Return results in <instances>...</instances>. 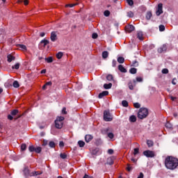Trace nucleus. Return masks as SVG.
Listing matches in <instances>:
<instances>
[{"mask_svg":"<svg viewBox=\"0 0 178 178\" xmlns=\"http://www.w3.org/2000/svg\"><path fill=\"white\" fill-rule=\"evenodd\" d=\"M165 165L170 170H175L178 166V159L173 156H167L165 161Z\"/></svg>","mask_w":178,"mask_h":178,"instance_id":"f257e3e1","label":"nucleus"},{"mask_svg":"<svg viewBox=\"0 0 178 178\" xmlns=\"http://www.w3.org/2000/svg\"><path fill=\"white\" fill-rule=\"evenodd\" d=\"M65 122V117L57 116L54 121L56 129H62L63 127V123Z\"/></svg>","mask_w":178,"mask_h":178,"instance_id":"f03ea898","label":"nucleus"},{"mask_svg":"<svg viewBox=\"0 0 178 178\" xmlns=\"http://www.w3.org/2000/svg\"><path fill=\"white\" fill-rule=\"evenodd\" d=\"M104 120L105 122H112L113 120V117L109 112H104Z\"/></svg>","mask_w":178,"mask_h":178,"instance_id":"7ed1b4c3","label":"nucleus"},{"mask_svg":"<svg viewBox=\"0 0 178 178\" xmlns=\"http://www.w3.org/2000/svg\"><path fill=\"white\" fill-rule=\"evenodd\" d=\"M163 13V4L162 3H160L158 4V7L156 10V16H161Z\"/></svg>","mask_w":178,"mask_h":178,"instance_id":"20e7f679","label":"nucleus"},{"mask_svg":"<svg viewBox=\"0 0 178 178\" xmlns=\"http://www.w3.org/2000/svg\"><path fill=\"white\" fill-rule=\"evenodd\" d=\"M143 155L147 156V158H154V156H155V153L151 150H146L143 152Z\"/></svg>","mask_w":178,"mask_h":178,"instance_id":"39448f33","label":"nucleus"},{"mask_svg":"<svg viewBox=\"0 0 178 178\" xmlns=\"http://www.w3.org/2000/svg\"><path fill=\"white\" fill-rule=\"evenodd\" d=\"M136 79H133V81H129L128 83V87L131 91H133L134 90V87L136 86Z\"/></svg>","mask_w":178,"mask_h":178,"instance_id":"423d86ee","label":"nucleus"},{"mask_svg":"<svg viewBox=\"0 0 178 178\" xmlns=\"http://www.w3.org/2000/svg\"><path fill=\"white\" fill-rule=\"evenodd\" d=\"M50 40L52 42H55L58 40V35L56 34V31H52L50 35Z\"/></svg>","mask_w":178,"mask_h":178,"instance_id":"0eeeda50","label":"nucleus"},{"mask_svg":"<svg viewBox=\"0 0 178 178\" xmlns=\"http://www.w3.org/2000/svg\"><path fill=\"white\" fill-rule=\"evenodd\" d=\"M148 116V112H138V119H145Z\"/></svg>","mask_w":178,"mask_h":178,"instance_id":"6e6552de","label":"nucleus"},{"mask_svg":"<svg viewBox=\"0 0 178 178\" xmlns=\"http://www.w3.org/2000/svg\"><path fill=\"white\" fill-rule=\"evenodd\" d=\"M135 29L136 28L133 25H127L125 26V31H127V33H131L134 31Z\"/></svg>","mask_w":178,"mask_h":178,"instance_id":"1a4fd4ad","label":"nucleus"},{"mask_svg":"<svg viewBox=\"0 0 178 178\" xmlns=\"http://www.w3.org/2000/svg\"><path fill=\"white\" fill-rule=\"evenodd\" d=\"M168 49V46H166V44H163L161 47H160L159 49H158V52L159 54H162L163 52H166Z\"/></svg>","mask_w":178,"mask_h":178,"instance_id":"9d476101","label":"nucleus"},{"mask_svg":"<svg viewBox=\"0 0 178 178\" xmlns=\"http://www.w3.org/2000/svg\"><path fill=\"white\" fill-rule=\"evenodd\" d=\"M106 95H109V92H108L107 90H105L100 92L98 95V97L101 99V98H104V97H106Z\"/></svg>","mask_w":178,"mask_h":178,"instance_id":"9b49d317","label":"nucleus"},{"mask_svg":"<svg viewBox=\"0 0 178 178\" xmlns=\"http://www.w3.org/2000/svg\"><path fill=\"white\" fill-rule=\"evenodd\" d=\"M16 59V57L12 56V54H8L7 56V61L8 62V63H10V62H12L13 60H15Z\"/></svg>","mask_w":178,"mask_h":178,"instance_id":"f8f14e48","label":"nucleus"},{"mask_svg":"<svg viewBox=\"0 0 178 178\" xmlns=\"http://www.w3.org/2000/svg\"><path fill=\"white\" fill-rule=\"evenodd\" d=\"M93 138L94 137L92 136V135L88 134L85 136V140L86 143H90V141H91Z\"/></svg>","mask_w":178,"mask_h":178,"instance_id":"ddd939ff","label":"nucleus"},{"mask_svg":"<svg viewBox=\"0 0 178 178\" xmlns=\"http://www.w3.org/2000/svg\"><path fill=\"white\" fill-rule=\"evenodd\" d=\"M118 70L120 72H121V73H127V70H126V68H124V67H123L122 65H118Z\"/></svg>","mask_w":178,"mask_h":178,"instance_id":"4468645a","label":"nucleus"},{"mask_svg":"<svg viewBox=\"0 0 178 178\" xmlns=\"http://www.w3.org/2000/svg\"><path fill=\"white\" fill-rule=\"evenodd\" d=\"M40 44H43V47L44 48H45V47H47V45L49 44V40L47 39H43L40 41Z\"/></svg>","mask_w":178,"mask_h":178,"instance_id":"2eb2a0df","label":"nucleus"},{"mask_svg":"<svg viewBox=\"0 0 178 178\" xmlns=\"http://www.w3.org/2000/svg\"><path fill=\"white\" fill-rule=\"evenodd\" d=\"M129 122H131V123L137 122V118L135 115H131L129 117Z\"/></svg>","mask_w":178,"mask_h":178,"instance_id":"dca6fc26","label":"nucleus"},{"mask_svg":"<svg viewBox=\"0 0 178 178\" xmlns=\"http://www.w3.org/2000/svg\"><path fill=\"white\" fill-rule=\"evenodd\" d=\"M17 115V113L13 112L11 113V115H8V120H13V116H16Z\"/></svg>","mask_w":178,"mask_h":178,"instance_id":"f3484780","label":"nucleus"},{"mask_svg":"<svg viewBox=\"0 0 178 178\" xmlns=\"http://www.w3.org/2000/svg\"><path fill=\"white\" fill-rule=\"evenodd\" d=\"M104 88H105V90H110V88H112V83H104Z\"/></svg>","mask_w":178,"mask_h":178,"instance_id":"a211bd4d","label":"nucleus"},{"mask_svg":"<svg viewBox=\"0 0 178 178\" xmlns=\"http://www.w3.org/2000/svg\"><path fill=\"white\" fill-rule=\"evenodd\" d=\"M151 17H152V13L151 11H148L146 13V19H147V20H151Z\"/></svg>","mask_w":178,"mask_h":178,"instance_id":"6ab92c4d","label":"nucleus"},{"mask_svg":"<svg viewBox=\"0 0 178 178\" xmlns=\"http://www.w3.org/2000/svg\"><path fill=\"white\" fill-rule=\"evenodd\" d=\"M108 56H109V52H108L107 51H104L102 52L103 59H106V58H108Z\"/></svg>","mask_w":178,"mask_h":178,"instance_id":"aec40b11","label":"nucleus"},{"mask_svg":"<svg viewBox=\"0 0 178 178\" xmlns=\"http://www.w3.org/2000/svg\"><path fill=\"white\" fill-rule=\"evenodd\" d=\"M44 60H46L47 63H52V62H54V58L51 56H50V57L46 58Z\"/></svg>","mask_w":178,"mask_h":178,"instance_id":"412c9836","label":"nucleus"},{"mask_svg":"<svg viewBox=\"0 0 178 178\" xmlns=\"http://www.w3.org/2000/svg\"><path fill=\"white\" fill-rule=\"evenodd\" d=\"M13 86L14 88H19L20 87V85L17 81H15L13 83Z\"/></svg>","mask_w":178,"mask_h":178,"instance_id":"4be33fe9","label":"nucleus"},{"mask_svg":"<svg viewBox=\"0 0 178 178\" xmlns=\"http://www.w3.org/2000/svg\"><path fill=\"white\" fill-rule=\"evenodd\" d=\"M129 73H131V74H136V73H137V70L135 67H132L129 70Z\"/></svg>","mask_w":178,"mask_h":178,"instance_id":"5701e85b","label":"nucleus"},{"mask_svg":"<svg viewBox=\"0 0 178 178\" xmlns=\"http://www.w3.org/2000/svg\"><path fill=\"white\" fill-rule=\"evenodd\" d=\"M78 145L81 148H83V147H84L86 145V143H84V141H83V140H79V141H78Z\"/></svg>","mask_w":178,"mask_h":178,"instance_id":"b1692460","label":"nucleus"},{"mask_svg":"<svg viewBox=\"0 0 178 178\" xmlns=\"http://www.w3.org/2000/svg\"><path fill=\"white\" fill-rule=\"evenodd\" d=\"M24 174L25 176H29L30 175V170L28 168H25L24 170Z\"/></svg>","mask_w":178,"mask_h":178,"instance_id":"393cba45","label":"nucleus"},{"mask_svg":"<svg viewBox=\"0 0 178 178\" xmlns=\"http://www.w3.org/2000/svg\"><path fill=\"white\" fill-rule=\"evenodd\" d=\"M137 38L140 40V41H143V33L142 32H138L137 34Z\"/></svg>","mask_w":178,"mask_h":178,"instance_id":"a878e982","label":"nucleus"},{"mask_svg":"<svg viewBox=\"0 0 178 178\" xmlns=\"http://www.w3.org/2000/svg\"><path fill=\"white\" fill-rule=\"evenodd\" d=\"M20 67V63H17L15 65L12 66V69H15L16 70H19V68Z\"/></svg>","mask_w":178,"mask_h":178,"instance_id":"bb28decb","label":"nucleus"},{"mask_svg":"<svg viewBox=\"0 0 178 178\" xmlns=\"http://www.w3.org/2000/svg\"><path fill=\"white\" fill-rule=\"evenodd\" d=\"M117 60L118 63H124V58L123 57H118Z\"/></svg>","mask_w":178,"mask_h":178,"instance_id":"cd10ccee","label":"nucleus"},{"mask_svg":"<svg viewBox=\"0 0 178 178\" xmlns=\"http://www.w3.org/2000/svg\"><path fill=\"white\" fill-rule=\"evenodd\" d=\"M62 56H63V53L62 51H59L57 54H56V58L57 59H62Z\"/></svg>","mask_w":178,"mask_h":178,"instance_id":"c85d7f7f","label":"nucleus"},{"mask_svg":"<svg viewBox=\"0 0 178 178\" xmlns=\"http://www.w3.org/2000/svg\"><path fill=\"white\" fill-rule=\"evenodd\" d=\"M122 106H124V108H127V106H129V102L126 100H123L122 102Z\"/></svg>","mask_w":178,"mask_h":178,"instance_id":"c756f323","label":"nucleus"},{"mask_svg":"<svg viewBox=\"0 0 178 178\" xmlns=\"http://www.w3.org/2000/svg\"><path fill=\"white\" fill-rule=\"evenodd\" d=\"M106 80H108V81H112V80H113V76L112 74L107 75Z\"/></svg>","mask_w":178,"mask_h":178,"instance_id":"7c9ffc66","label":"nucleus"},{"mask_svg":"<svg viewBox=\"0 0 178 178\" xmlns=\"http://www.w3.org/2000/svg\"><path fill=\"white\" fill-rule=\"evenodd\" d=\"M29 150L30 151V152H35V147L31 145L29 147Z\"/></svg>","mask_w":178,"mask_h":178,"instance_id":"2f4dec72","label":"nucleus"},{"mask_svg":"<svg viewBox=\"0 0 178 178\" xmlns=\"http://www.w3.org/2000/svg\"><path fill=\"white\" fill-rule=\"evenodd\" d=\"M135 80L136 83H143V77H140V76H137Z\"/></svg>","mask_w":178,"mask_h":178,"instance_id":"473e14b6","label":"nucleus"},{"mask_svg":"<svg viewBox=\"0 0 178 178\" xmlns=\"http://www.w3.org/2000/svg\"><path fill=\"white\" fill-rule=\"evenodd\" d=\"M18 47L21 49H23V51H26V49H27V47L24 44H18Z\"/></svg>","mask_w":178,"mask_h":178,"instance_id":"72a5a7b5","label":"nucleus"},{"mask_svg":"<svg viewBox=\"0 0 178 178\" xmlns=\"http://www.w3.org/2000/svg\"><path fill=\"white\" fill-rule=\"evenodd\" d=\"M138 112H148V108L142 107L139 109Z\"/></svg>","mask_w":178,"mask_h":178,"instance_id":"f704fd0d","label":"nucleus"},{"mask_svg":"<svg viewBox=\"0 0 178 178\" xmlns=\"http://www.w3.org/2000/svg\"><path fill=\"white\" fill-rule=\"evenodd\" d=\"M128 17H134V13L133 11H129L127 13Z\"/></svg>","mask_w":178,"mask_h":178,"instance_id":"c9c22d12","label":"nucleus"},{"mask_svg":"<svg viewBox=\"0 0 178 178\" xmlns=\"http://www.w3.org/2000/svg\"><path fill=\"white\" fill-rule=\"evenodd\" d=\"M104 16H106V17H108V16L111 15V12L106 10L104 11Z\"/></svg>","mask_w":178,"mask_h":178,"instance_id":"e433bc0d","label":"nucleus"},{"mask_svg":"<svg viewBox=\"0 0 178 178\" xmlns=\"http://www.w3.org/2000/svg\"><path fill=\"white\" fill-rule=\"evenodd\" d=\"M127 2L129 6H133L134 5V1H133V0H127Z\"/></svg>","mask_w":178,"mask_h":178,"instance_id":"4c0bfd02","label":"nucleus"},{"mask_svg":"<svg viewBox=\"0 0 178 178\" xmlns=\"http://www.w3.org/2000/svg\"><path fill=\"white\" fill-rule=\"evenodd\" d=\"M60 156L62 159H66V158H67V155H66V154L65 153H61L60 154Z\"/></svg>","mask_w":178,"mask_h":178,"instance_id":"58836bf2","label":"nucleus"},{"mask_svg":"<svg viewBox=\"0 0 178 178\" xmlns=\"http://www.w3.org/2000/svg\"><path fill=\"white\" fill-rule=\"evenodd\" d=\"M41 150H42L41 147H35V152H36V154H40V152H41Z\"/></svg>","mask_w":178,"mask_h":178,"instance_id":"ea45409f","label":"nucleus"},{"mask_svg":"<svg viewBox=\"0 0 178 178\" xmlns=\"http://www.w3.org/2000/svg\"><path fill=\"white\" fill-rule=\"evenodd\" d=\"M147 144L148 147H152V145H154V142L152 140H147Z\"/></svg>","mask_w":178,"mask_h":178,"instance_id":"a19ab883","label":"nucleus"},{"mask_svg":"<svg viewBox=\"0 0 178 178\" xmlns=\"http://www.w3.org/2000/svg\"><path fill=\"white\" fill-rule=\"evenodd\" d=\"M49 145L51 148H55V143L54 141H50Z\"/></svg>","mask_w":178,"mask_h":178,"instance_id":"79ce46f5","label":"nucleus"},{"mask_svg":"<svg viewBox=\"0 0 178 178\" xmlns=\"http://www.w3.org/2000/svg\"><path fill=\"white\" fill-rule=\"evenodd\" d=\"M161 72L163 74H168V73H169V70H168L167 68H164L162 70Z\"/></svg>","mask_w":178,"mask_h":178,"instance_id":"37998d69","label":"nucleus"},{"mask_svg":"<svg viewBox=\"0 0 178 178\" xmlns=\"http://www.w3.org/2000/svg\"><path fill=\"white\" fill-rule=\"evenodd\" d=\"M27 148V145H26V144H22L21 145V149L22 151H26V149Z\"/></svg>","mask_w":178,"mask_h":178,"instance_id":"c03bdc74","label":"nucleus"},{"mask_svg":"<svg viewBox=\"0 0 178 178\" xmlns=\"http://www.w3.org/2000/svg\"><path fill=\"white\" fill-rule=\"evenodd\" d=\"M92 38H93V40H96V38H98V33H92Z\"/></svg>","mask_w":178,"mask_h":178,"instance_id":"a18cd8bd","label":"nucleus"},{"mask_svg":"<svg viewBox=\"0 0 178 178\" xmlns=\"http://www.w3.org/2000/svg\"><path fill=\"white\" fill-rule=\"evenodd\" d=\"M134 108H136V109H138L140 106H141V105L140 104V103H134Z\"/></svg>","mask_w":178,"mask_h":178,"instance_id":"49530a36","label":"nucleus"},{"mask_svg":"<svg viewBox=\"0 0 178 178\" xmlns=\"http://www.w3.org/2000/svg\"><path fill=\"white\" fill-rule=\"evenodd\" d=\"M108 165H113V160H112V158L108 159Z\"/></svg>","mask_w":178,"mask_h":178,"instance_id":"de8ad7c7","label":"nucleus"},{"mask_svg":"<svg viewBox=\"0 0 178 178\" xmlns=\"http://www.w3.org/2000/svg\"><path fill=\"white\" fill-rule=\"evenodd\" d=\"M165 127H166L167 129H172V124H170V122H167V123L165 124Z\"/></svg>","mask_w":178,"mask_h":178,"instance_id":"09e8293b","label":"nucleus"},{"mask_svg":"<svg viewBox=\"0 0 178 178\" xmlns=\"http://www.w3.org/2000/svg\"><path fill=\"white\" fill-rule=\"evenodd\" d=\"M159 31H165V26L164 25H160L159 26Z\"/></svg>","mask_w":178,"mask_h":178,"instance_id":"8fccbe9b","label":"nucleus"},{"mask_svg":"<svg viewBox=\"0 0 178 178\" xmlns=\"http://www.w3.org/2000/svg\"><path fill=\"white\" fill-rule=\"evenodd\" d=\"M117 63H118V62L116 61V60H113V61H112L113 67H116Z\"/></svg>","mask_w":178,"mask_h":178,"instance_id":"3c124183","label":"nucleus"},{"mask_svg":"<svg viewBox=\"0 0 178 178\" xmlns=\"http://www.w3.org/2000/svg\"><path fill=\"white\" fill-rule=\"evenodd\" d=\"M76 5H77V4H76V3L67 4V5H66V7H67V8H73V7L76 6Z\"/></svg>","mask_w":178,"mask_h":178,"instance_id":"603ef678","label":"nucleus"},{"mask_svg":"<svg viewBox=\"0 0 178 178\" xmlns=\"http://www.w3.org/2000/svg\"><path fill=\"white\" fill-rule=\"evenodd\" d=\"M108 137L111 139L113 138V137H115V135H113V133H108Z\"/></svg>","mask_w":178,"mask_h":178,"instance_id":"864d4df0","label":"nucleus"},{"mask_svg":"<svg viewBox=\"0 0 178 178\" xmlns=\"http://www.w3.org/2000/svg\"><path fill=\"white\" fill-rule=\"evenodd\" d=\"M132 66H135V67L138 66V61H137V60L134 61L132 63Z\"/></svg>","mask_w":178,"mask_h":178,"instance_id":"5fc2aeb1","label":"nucleus"},{"mask_svg":"<svg viewBox=\"0 0 178 178\" xmlns=\"http://www.w3.org/2000/svg\"><path fill=\"white\" fill-rule=\"evenodd\" d=\"M139 149L138 148H135L134 152V155H137L138 154Z\"/></svg>","mask_w":178,"mask_h":178,"instance_id":"6e6d98bb","label":"nucleus"},{"mask_svg":"<svg viewBox=\"0 0 178 178\" xmlns=\"http://www.w3.org/2000/svg\"><path fill=\"white\" fill-rule=\"evenodd\" d=\"M59 147H60V148L65 147V143H63V141H60L59 143Z\"/></svg>","mask_w":178,"mask_h":178,"instance_id":"4d7b16f0","label":"nucleus"},{"mask_svg":"<svg viewBox=\"0 0 178 178\" xmlns=\"http://www.w3.org/2000/svg\"><path fill=\"white\" fill-rule=\"evenodd\" d=\"M38 175H40V173L38 172L35 171V172H32L31 176H38Z\"/></svg>","mask_w":178,"mask_h":178,"instance_id":"13d9d810","label":"nucleus"},{"mask_svg":"<svg viewBox=\"0 0 178 178\" xmlns=\"http://www.w3.org/2000/svg\"><path fill=\"white\" fill-rule=\"evenodd\" d=\"M172 84H173V86H176V78H174L172 81Z\"/></svg>","mask_w":178,"mask_h":178,"instance_id":"bf43d9fd","label":"nucleus"},{"mask_svg":"<svg viewBox=\"0 0 178 178\" xmlns=\"http://www.w3.org/2000/svg\"><path fill=\"white\" fill-rule=\"evenodd\" d=\"M40 73H41V74H45V73H47V70H45V69L42 70Z\"/></svg>","mask_w":178,"mask_h":178,"instance_id":"052dcab7","label":"nucleus"},{"mask_svg":"<svg viewBox=\"0 0 178 178\" xmlns=\"http://www.w3.org/2000/svg\"><path fill=\"white\" fill-rule=\"evenodd\" d=\"M137 178H144V174H143V172H140Z\"/></svg>","mask_w":178,"mask_h":178,"instance_id":"680f3d73","label":"nucleus"},{"mask_svg":"<svg viewBox=\"0 0 178 178\" xmlns=\"http://www.w3.org/2000/svg\"><path fill=\"white\" fill-rule=\"evenodd\" d=\"M108 154H110V155H112V154H113V149H109L108 150Z\"/></svg>","mask_w":178,"mask_h":178,"instance_id":"e2e57ef3","label":"nucleus"},{"mask_svg":"<svg viewBox=\"0 0 178 178\" xmlns=\"http://www.w3.org/2000/svg\"><path fill=\"white\" fill-rule=\"evenodd\" d=\"M45 86H52V82L51 81H48L45 83Z\"/></svg>","mask_w":178,"mask_h":178,"instance_id":"0e129e2a","label":"nucleus"},{"mask_svg":"<svg viewBox=\"0 0 178 178\" xmlns=\"http://www.w3.org/2000/svg\"><path fill=\"white\" fill-rule=\"evenodd\" d=\"M131 167L130 166V164H128L127 165V170H128V172H130V170H131Z\"/></svg>","mask_w":178,"mask_h":178,"instance_id":"69168bd1","label":"nucleus"},{"mask_svg":"<svg viewBox=\"0 0 178 178\" xmlns=\"http://www.w3.org/2000/svg\"><path fill=\"white\" fill-rule=\"evenodd\" d=\"M40 37H45V33H44V32H42V33H40Z\"/></svg>","mask_w":178,"mask_h":178,"instance_id":"338daca9","label":"nucleus"},{"mask_svg":"<svg viewBox=\"0 0 178 178\" xmlns=\"http://www.w3.org/2000/svg\"><path fill=\"white\" fill-rule=\"evenodd\" d=\"M83 178H92V177H90V176L86 175L83 177Z\"/></svg>","mask_w":178,"mask_h":178,"instance_id":"774afa93","label":"nucleus"}]
</instances>
